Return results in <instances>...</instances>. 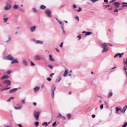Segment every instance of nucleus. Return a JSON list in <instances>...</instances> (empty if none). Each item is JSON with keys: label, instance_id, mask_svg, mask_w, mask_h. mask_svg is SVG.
<instances>
[{"label": "nucleus", "instance_id": "nucleus-1", "mask_svg": "<svg viewBox=\"0 0 127 127\" xmlns=\"http://www.w3.org/2000/svg\"><path fill=\"white\" fill-rule=\"evenodd\" d=\"M107 44L104 43L101 44V46L103 49L102 51V53H103L107 52L109 50V48L107 47Z\"/></svg>", "mask_w": 127, "mask_h": 127}, {"label": "nucleus", "instance_id": "nucleus-2", "mask_svg": "<svg viewBox=\"0 0 127 127\" xmlns=\"http://www.w3.org/2000/svg\"><path fill=\"white\" fill-rule=\"evenodd\" d=\"M21 104H18V106L15 107L14 106V108L16 110H20V109L22 107V104H24L25 103V100L24 99L22 100L21 101Z\"/></svg>", "mask_w": 127, "mask_h": 127}, {"label": "nucleus", "instance_id": "nucleus-3", "mask_svg": "<svg viewBox=\"0 0 127 127\" xmlns=\"http://www.w3.org/2000/svg\"><path fill=\"white\" fill-rule=\"evenodd\" d=\"M4 58L5 59L11 61L14 59L13 57L10 54H9L7 56L4 57Z\"/></svg>", "mask_w": 127, "mask_h": 127}, {"label": "nucleus", "instance_id": "nucleus-4", "mask_svg": "<svg viewBox=\"0 0 127 127\" xmlns=\"http://www.w3.org/2000/svg\"><path fill=\"white\" fill-rule=\"evenodd\" d=\"M39 113L40 112L39 111H35L34 112L33 115L36 119H38L39 116Z\"/></svg>", "mask_w": 127, "mask_h": 127}, {"label": "nucleus", "instance_id": "nucleus-5", "mask_svg": "<svg viewBox=\"0 0 127 127\" xmlns=\"http://www.w3.org/2000/svg\"><path fill=\"white\" fill-rule=\"evenodd\" d=\"M45 13L46 15L48 17H51V12L48 9L46 10L45 11Z\"/></svg>", "mask_w": 127, "mask_h": 127}, {"label": "nucleus", "instance_id": "nucleus-6", "mask_svg": "<svg viewBox=\"0 0 127 127\" xmlns=\"http://www.w3.org/2000/svg\"><path fill=\"white\" fill-rule=\"evenodd\" d=\"M21 89V88L20 87L19 88H15L12 89L10 90L9 93L11 94L14 93L18 90L20 89Z\"/></svg>", "mask_w": 127, "mask_h": 127}, {"label": "nucleus", "instance_id": "nucleus-7", "mask_svg": "<svg viewBox=\"0 0 127 127\" xmlns=\"http://www.w3.org/2000/svg\"><path fill=\"white\" fill-rule=\"evenodd\" d=\"M11 8V5L7 3L5 6L4 7V9L5 10H9Z\"/></svg>", "mask_w": 127, "mask_h": 127}, {"label": "nucleus", "instance_id": "nucleus-8", "mask_svg": "<svg viewBox=\"0 0 127 127\" xmlns=\"http://www.w3.org/2000/svg\"><path fill=\"white\" fill-rule=\"evenodd\" d=\"M34 59L35 61H39L41 60V58L39 56L37 55H35L34 56Z\"/></svg>", "mask_w": 127, "mask_h": 127}, {"label": "nucleus", "instance_id": "nucleus-9", "mask_svg": "<svg viewBox=\"0 0 127 127\" xmlns=\"http://www.w3.org/2000/svg\"><path fill=\"white\" fill-rule=\"evenodd\" d=\"M36 26H33L30 27V32H34L36 30Z\"/></svg>", "mask_w": 127, "mask_h": 127}, {"label": "nucleus", "instance_id": "nucleus-10", "mask_svg": "<svg viewBox=\"0 0 127 127\" xmlns=\"http://www.w3.org/2000/svg\"><path fill=\"white\" fill-rule=\"evenodd\" d=\"M19 63V61L18 60L16 59H15L12 60L11 62V64H13L15 63Z\"/></svg>", "mask_w": 127, "mask_h": 127}, {"label": "nucleus", "instance_id": "nucleus-11", "mask_svg": "<svg viewBox=\"0 0 127 127\" xmlns=\"http://www.w3.org/2000/svg\"><path fill=\"white\" fill-rule=\"evenodd\" d=\"M8 39L7 40L5 41V42L6 43L9 42L11 41V36L10 35H8Z\"/></svg>", "mask_w": 127, "mask_h": 127}, {"label": "nucleus", "instance_id": "nucleus-12", "mask_svg": "<svg viewBox=\"0 0 127 127\" xmlns=\"http://www.w3.org/2000/svg\"><path fill=\"white\" fill-rule=\"evenodd\" d=\"M57 117L58 118L64 120L65 119V118L64 116H62L60 113L58 114L57 116Z\"/></svg>", "mask_w": 127, "mask_h": 127}, {"label": "nucleus", "instance_id": "nucleus-13", "mask_svg": "<svg viewBox=\"0 0 127 127\" xmlns=\"http://www.w3.org/2000/svg\"><path fill=\"white\" fill-rule=\"evenodd\" d=\"M22 64L25 66H27L28 65V62L27 61L25 60H23L22 62Z\"/></svg>", "mask_w": 127, "mask_h": 127}, {"label": "nucleus", "instance_id": "nucleus-14", "mask_svg": "<svg viewBox=\"0 0 127 127\" xmlns=\"http://www.w3.org/2000/svg\"><path fill=\"white\" fill-rule=\"evenodd\" d=\"M4 83L8 85H10L11 84V82L10 81L8 80H5L4 81Z\"/></svg>", "mask_w": 127, "mask_h": 127}, {"label": "nucleus", "instance_id": "nucleus-15", "mask_svg": "<svg viewBox=\"0 0 127 127\" xmlns=\"http://www.w3.org/2000/svg\"><path fill=\"white\" fill-rule=\"evenodd\" d=\"M39 89V88L38 86H37L34 88L33 89V90L35 93H36L38 91Z\"/></svg>", "mask_w": 127, "mask_h": 127}, {"label": "nucleus", "instance_id": "nucleus-16", "mask_svg": "<svg viewBox=\"0 0 127 127\" xmlns=\"http://www.w3.org/2000/svg\"><path fill=\"white\" fill-rule=\"evenodd\" d=\"M56 88V87L54 85H52L51 88V91L52 92L54 93V91Z\"/></svg>", "mask_w": 127, "mask_h": 127}, {"label": "nucleus", "instance_id": "nucleus-17", "mask_svg": "<svg viewBox=\"0 0 127 127\" xmlns=\"http://www.w3.org/2000/svg\"><path fill=\"white\" fill-rule=\"evenodd\" d=\"M58 77L59 78V79H56L55 80V82L56 83H57L59 82L61 79V78L60 75H59Z\"/></svg>", "mask_w": 127, "mask_h": 127}, {"label": "nucleus", "instance_id": "nucleus-18", "mask_svg": "<svg viewBox=\"0 0 127 127\" xmlns=\"http://www.w3.org/2000/svg\"><path fill=\"white\" fill-rule=\"evenodd\" d=\"M19 5L15 4L14 5L13 7V8L15 9H19Z\"/></svg>", "mask_w": 127, "mask_h": 127}, {"label": "nucleus", "instance_id": "nucleus-19", "mask_svg": "<svg viewBox=\"0 0 127 127\" xmlns=\"http://www.w3.org/2000/svg\"><path fill=\"white\" fill-rule=\"evenodd\" d=\"M68 73V70L67 69L65 70L64 72L63 76L64 77H65L67 76Z\"/></svg>", "mask_w": 127, "mask_h": 127}, {"label": "nucleus", "instance_id": "nucleus-20", "mask_svg": "<svg viewBox=\"0 0 127 127\" xmlns=\"http://www.w3.org/2000/svg\"><path fill=\"white\" fill-rule=\"evenodd\" d=\"M49 60L51 61H54V59L52 58V56L51 55H49Z\"/></svg>", "mask_w": 127, "mask_h": 127}, {"label": "nucleus", "instance_id": "nucleus-21", "mask_svg": "<svg viewBox=\"0 0 127 127\" xmlns=\"http://www.w3.org/2000/svg\"><path fill=\"white\" fill-rule=\"evenodd\" d=\"M36 44H42L43 43V42L41 40H37Z\"/></svg>", "mask_w": 127, "mask_h": 127}, {"label": "nucleus", "instance_id": "nucleus-22", "mask_svg": "<svg viewBox=\"0 0 127 127\" xmlns=\"http://www.w3.org/2000/svg\"><path fill=\"white\" fill-rule=\"evenodd\" d=\"M127 108V105L124 107L123 110L121 111V112L123 113H124Z\"/></svg>", "mask_w": 127, "mask_h": 127}, {"label": "nucleus", "instance_id": "nucleus-23", "mask_svg": "<svg viewBox=\"0 0 127 127\" xmlns=\"http://www.w3.org/2000/svg\"><path fill=\"white\" fill-rule=\"evenodd\" d=\"M113 5L115 6L116 7H118L119 6V3L118 2H115L114 3H113Z\"/></svg>", "mask_w": 127, "mask_h": 127}, {"label": "nucleus", "instance_id": "nucleus-24", "mask_svg": "<svg viewBox=\"0 0 127 127\" xmlns=\"http://www.w3.org/2000/svg\"><path fill=\"white\" fill-rule=\"evenodd\" d=\"M121 4L122 5V7H127V3L123 2L121 3Z\"/></svg>", "mask_w": 127, "mask_h": 127}, {"label": "nucleus", "instance_id": "nucleus-25", "mask_svg": "<svg viewBox=\"0 0 127 127\" xmlns=\"http://www.w3.org/2000/svg\"><path fill=\"white\" fill-rule=\"evenodd\" d=\"M46 8V6L43 5H41L40 7V8L42 10H44Z\"/></svg>", "mask_w": 127, "mask_h": 127}, {"label": "nucleus", "instance_id": "nucleus-26", "mask_svg": "<svg viewBox=\"0 0 127 127\" xmlns=\"http://www.w3.org/2000/svg\"><path fill=\"white\" fill-rule=\"evenodd\" d=\"M9 77L8 75H5L3 76L1 78L2 79H5L7 78H8Z\"/></svg>", "mask_w": 127, "mask_h": 127}, {"label": "nucleus", "instance_id": "nucleus-27", "mask_svg": "<svg viewBox=\"0 0 127 127\" xmlns=\"http://www.w3.org/2000/svg\"><path fill=\"white\" fill-rule=\"evenodd\" d=\"M50 122H48V123L46 122H44L42 124V125L43 126L46 127L47 125Z\"/></svg>", "mask_w": 127, "mask_h": 127}, {"label": "nucleus", "instance_id": "nucleus-28", "mask_svg": "<svg viewBox=\"0 0 127 127\" xmlns=\"http://www.w3.org/2000/svg\"><path fill=\"white\" fill-rule=\"evenodd\" d=\"M31 40L35 44H36L37 40H36L34 38H33L31 39Z\"/></svg>", "mask_w": 127, "mask_h": 127}, {"label": "nucleus", "instance_id": "nucleus-29", "mask_svg": "<svg viewBox=\"0 0 127 127\" xmlns=\"http://www.w3.org/2000/svg\"><path fill=\"white\" fill-rule=\"evenodd\" d=\"M32 11L34 13H37V10L35 8H32Z\"/></svg>", "mask_w": 127, "mask_h": 127}, {"label": "nucleus", "instance_id": "nucleus-30", "mask_svg": "<svg viewBox=\"0 0 127 127\" xmlns=\"http://www.w3.org/2000/svg\"><path fill=\"white\" fill-rule=\"evenodd\" d=\"M92 33L90 32H87L85 34L86 35H89L91 34Z\"/></svg>", "mask_w": 127, "mask_h": 127}, {"label": "nucleus", "instance_id": "nucleus-31", "mask_svg": "<svg viewBox=\"0 0 127 127\" xmlns=\"http://www.w3.org/2000/svg\"><path fill=\"white\" fill-rule=\"evenodd\" d=\"M58 22L61 25V27H64V24L62 22H61L59 21Z\"/></svg>", "mask_w": 127, "mask_h": 127}, {"label": "nucleus", "instance_id": "nucleus-32", "mask_svg": "<svg viewBox=\"0 0 127 127\" xmlns=\"http://www.w3.org/2000/svg\"><path fill=\"white\" fill-rule=\"evenodd\" d=\"M14 97H11L9 98V99L7 100V101L8 102L10 101L11 100L13 99H14Z\"/></svg>", "mask_w": 127, "mask_h": 127}, {"label": "nucleus", "instance_id": "nucleus-33", "mask_svg": "<svg viewBox=\"0 0 127 127\" xmlns=\"http://www.w3.org/2000/svg\"><path fill=\"white\" fill-rule=\"evenodd\" d=\"M12 71L11 70H8L6 72V73L8 74H9L11 73L12 72Z\"/></svg>", "mask_w": 127, "mask_h": 127}, {"label": "nucleus", "instance_id": "nucleus-34", "mask_svg": "<svg viewBox=\"0 0 127 127\" xmlns=\"http://www.w3.org/2000/svg\"><path fill=\"white\" fill-rule=\"evenodd\" d=\"M71 116V114H68L67 115V117L68 119H69L70 118Z\"/></svg>", "mask_w": 127, "mask_h": 127}, {"label": "nucleus", "instance_id": "nucleus-35", "mask_svg": "<svg viewBox=\"0 0 127 127\" xmlns=\"http://www.w3.org/2000/svg\"><path fill=\"white\" fill-rule=\"evenodd\" d=\"M8 18H3V20L4 21V23L6 22L8 20Z\"/></svg>", "mask_w": 127, "mask_h": 127}, {"label": "nucleus", "instance_id": "nucleus-36", "mask_svg": "<svg viewBox=\"0 0 127 127\" xmlns=\"http://www.w3.org/2000/svg\"><path fill=\"white\" fill-rule=\"evenodd\" d=\"M112 95V92H110L108 93V96H109V97H110Z\"/></svg>", "mask_w": 127, "mask_h": 127}, {"label": "nucleus", "instance_id": "nucleus-37", "mask_svg": "<svg viewBox=\"0 0 127 127\" xmlns=\"http://www.w3.org/2000/svg\"><path fill=\"white\" fill-rule=\"evenodd\" d=\"M75 18L78 21H79V17H78V16H76L75 17Z\"/></svg>", "mask_w": 127, "mask_h": 127}, {"label": "nucleus", "instance_id": "nucleus-38", "mask_svg": "<svg viewBox=\"0 0 127 127\" xmlns=\"http://www.w3.org/2000/svg\"><path fill=\"white\" fill-rule=\"evenodd\" d=\"M56 122H54L52 125V126L53 127H55L56 126Z\"/></svg>", "mask_w": 127, "mask_h": 127}, {"label": "nucleus", "instance_id": "nucleus-39", "mask_svg": "<svg viewBox=\"0 0 127 127\" xmlns=\"http://www.w3.org/2000/svg\"><path fill=\"white\" fill-rule=\"evenodd\" d=\"M77 37L79 38L78 40H80L82 38L81 36V35H79L77 36Z\"/></svg>", "mask_w": 127, "mask_h": 127}, {"label": "nucleus", "instance_id": "nucleus-40", "mask_svg": "<svg viewBox=\"0 0 127 127\" xmlns=\"http://www.w3.org/2000/svg\"><path fill=\"white\" fill-rule=\"evenodd\" d=\"M39 124V122H36L34 123V124L35 125L36 127H37Z\"/></svg>", "mask_w": 127, "mask_h": 127}, {"label": "nucleus", "instance_id": "nucleus-41", "mask_svg": "<svg viewBox=\"0 0 127 127\" xmlns=\"http://www.w3.org/2000/svg\"><path fill=\"white\" fill-rule=\"evenodd\" d=\"M119 111V108L118 107H117L116 108V112L117 113Z\"/></svg>", "mask_w": 127, "mask_h": 127}, {"label": "nucleus", "instance_id": "nucleus-42", "mask_svg": "<svg viewBox=\"0 0 127 127\" xmlns=\"http://www.w3.org/2000/svg\"><path fill=\"white\" fill-rule=\"evenodd\" d=\"M19 10L21 12H24V10L22 9L19 8Z\"/></svg>", "mask_w": 127, "mask_h": 127}, {"label": "nucleus", "instance_id": "nucleus-43", "mask_svg": "<svg viewBox=\"0 0 127 127\" xmlns=\"http://www.w3.org/2000/svg\"><path fill=\"white\" fill-rule=\"evenodd\" d=\"M119 56V53H118L116 54L114 56V57L115 58H116L117 57Z\"/></svg>", "mask_w": 127, "mask_h": 127}, {"label": "nucleus", "instance_id": "nucleus-44", "mask_svg": "<svg viewBox=\"0 0 127 127\" xmlns=\"http://www.w3.org/2000/svg\"><path fill=\"white\" fill-rule=\"evenodd\" d=\"M127 126V122H126L122 127H126Z\"/></svg>", "mask_w": 127, "mask_h": 127}, {"label": "nucleus", "instance_id": "nucleus-45", "mask_svg": "<svg viewBox=\"0 0 127 127\" xmlns=\"http://www.w3.org/2000/svg\"><path fill=\"white\" fill-rule=\"evenodd\" d=\"M31 65L32 66H34L35 65V64H34L33 62H31Z\"/></svg>", "mask_w": 127, "mask_h": 127}, {"label": "nucleus", "instance_id": "nucleus-46", "mask_svg": "<svg viewBox=\"0 0 127 127\" xmlns=\"http://www.w3.org/2000/svg\"><path fill=\"white\" fill-rule=\"evenodd\" d=\"M47 66L50 69H52L53 68V67L51 65H48Z\"/></svg>", "mask_w": 127, "mask_h": 127}, {"label": "nucleus", "instance_id": "nucleus-47", "mask_svg": "<svg viewBox=\"0 0 127 127\" xmlns=\"http://www.w3.org/2000/svg\"><path fill=\"white\" fill-rule=\"evenodd\" d=\"M46 80L49 82H50L51 81V79L50 78H48L46 79Z\"/></svg>", "mask_w": 127, "mask_h": 127}, {"label": "nucleus", "instance_id": "nucleus-48", "mask_svg": "<svg viewBox=\"0 0 127 127\" xmlns=\"http://www.w3.org/2000/svg\"><path fill=\"white\" fill-rule=\"evenodd\" d=\"M63 42H62V43H61L59 45L60 47L61 48H62L63 47Z\"/></svg>", "mask_w": 127, "mask_h": 127}, {"label": "nucleus", "instance_id": "nucleus-49", "mask_svg": "<svg viewBox=\"0 0 127 127\" xmlns=\"http://www.w3.org/2000/svg\"><path fill=\"white\" fill-rule=\"evenodd\" d=\"M98 0H91V1H92L93 3H94Z\"/></svg>", "mask_w": 127, "mask_h": 127}, {"label": "nucleus", "instance_id": "nucleus-50", "mask_svg": "<svg viewBox=\"0 0 127 127\" xmlns=\"http://www.w3.org/2000/svg\"><path fill=\"white\" fill-rule=\"evenodd\" d=\"M82 10V8L81 7H80L79 8V10H77V11L79 12L81 11Z\"/></svg>", "mask_w": 127, "mask_h": 127}, {"label": "nucleus", "instance_id": "nucleus-51", "mask_svg": "<svg viewBox=\"0 0 127 127\" xmlns=\"http://www.w3.org/2000/svg\"><path fill=\"white\" fill-rule=\"evenodd\" d=\"M103 104L101 105L100 106V109H102L103 108Z\"/></svg>", "mask_w": 127, "mask_h": 127}, {"label": "nucleus", "instance_id": "nucleus-52", "mask_svg": "<svg viewBox=\"0 0 127 127\" xmlns=\"http://www.w3.org/2000/svg\"><path fill=\"white\" fill-rule=\"evenodd\" d=\"M54 75V73H51L50 75V77H52V76Z\"/></svg>", "mask_w": 127, "mask_h": 127}, {"label": "nucleus", "instance_id": "nucleus-53", "mask_svg": "<svg viewBox=\"0 0 127 127\" xmlns=\"http://www.w3.org/2000/svg\"><path fill=\"white\" fill-rule=\"evenodd\" d=\"M124 69L125 70V72H126V74L127 75V71H126V70H127V69L125 67V66L124 67Z\"/></svg>", "mask_w": 127, "mask_h": 127}, {"label": "nucleus", "instance_id": "nucleus-54", "mask_svg": "<svg viewBox=\"0 0 127 127\" xmlns=\"http://www.w3.org/2000/svg\"><path fill=\"white\" fill-rule=\"evenodd\" d=\"M64 27H61V29L63 31V32L64 33L65 32V31H64Z\"/></svg>", "mask_w": 127, "mask_h": 127}, {"label": "nucleus", "instance_id": "nucleus-55", "mask_svg": "<svg viewBox=\"0 0 127 127\" xmlns=\"http://www.w3.org/2000/svg\"><path fill=\"white\" fill-rule=\"evenodd\" d=\"M123 54H124V53H122V54L120 53V57H121L122 56V55H123Z\"/></svg>", "mask_w": 127, "mask_h": 127}, {"label": "nucleus", "instance_id": "nucleus-56", "mask_svg": "<svg viewBox=\"0 0 127 127\" xmlns=\"http://www.w3.org/2000/svg\"><path fill=\"white\" fill-rule=\"evenodd\" d=\"M92 118H93L95 117V115H92Z\"/></svg>", "mask_w": 127, "mask_h": 127}, {"label": "nucleus", "instance_id": "nucleus-57", "mask_svg": "<svg viewBox=\"0 0 127 127\" xmlns=\"http://www.w3.org/2000/svg\"><path fill=\"white\" fill-rule=\"evenodd\" d=\"M116 1V0H111V1H110L109 2V3H111L113 2H114V1Z\"/></svg>", "mask_w": 127, "mask_h": 127}, {"label": "nucleus", "instance_id": "nucleus-58", "mask_svg": "<svg viewBox=\"0 0 127 127\" xmlns=\"http://www.w3.org/2000/svg\"><path fill=\"white\" fill-rule=\"evenodd\" d=\"M52 98H54V93L52 92Z\"/></svg>", "mask_w": 127, "mask_h": 127}, {"label": "nucleus", "instance_id": "nucleus-59", "mask_svg": "<svg viewBox=\"0 0 127 127\" xmlns=\"http://www.w3.org/2000/svg\"><path fill=\"white\" fill-rule=\"evenodd\" d=\"M33 105L34 106H36V103L35 102H33Z\"/></svg>", "mask_w": 127, "mask_h": 127}, {"label": "nucleus", "instance_id": "nucleus-60", "mask_svg": "<svg viewBox=\"0 0 127 127\" xmlns=\"http://www.w3.org/2000/svg\"><path fill=\"white\" fill-rule=\"evenodd\" d=\"M110 5H107L105 7V8H107L108 7H110Z\"/></svg>", "mask_w": 127, "mask_h": 127}, {"label": "nucleus", "instance_id": "nucleus-61", "mask_svg": "<svg viewBox=\"0 0 127 127\" xmlns=\"http://www.w3.org/2000/svg\"><path fill=\"white\" fill-rule=\"evenodd\" d=\"M7 88H4L1 90V91H3L4 90H7L8 89Z\"/></svg>", "mask_w": 127, "mask_h": 127}, {"label": "nucleus", "instance_id": "nucleus-62", "mask_svg": "<svg viewBox=\"0 0 127 127\" xmlns=\"http://www.w3.org/2000/svg\"><path fill=\"white\" fill-rule=\"evenodd\" d=\"M73 8H74L76 7V6L75 5H74L73 6Z\"/></svg>", "mask_w": 127, "mask_h": 127}, {"label": "nucleus", "instance_id": "nucleus-63", "mask_svg": "<svg viewBox=\"0 0 127 127\" xmlns=\"http://www.w3.org/2000/svg\"><path fill=\"white\" fill-rule=\"evenodd\" d=\"M104 1L106 3H107L108 2V0H104Z\"/></svg>", "mask_w": 127, "mask_h": 127}, {"label": "nucleus", "instance_id": "nucleus-64", "mask_svg": "<svg viewBox=\"0 0 127 127\" xmlns=\"http://www.w3.org/2000/svg\"><path fill=\"white\" fill-rule=\"evenodd\" d=\"M124 63L125 64H127V59L126 60V61H124Z\"/></svg>", "mask_w": 127, "mask_h": 127}]
</instances>
